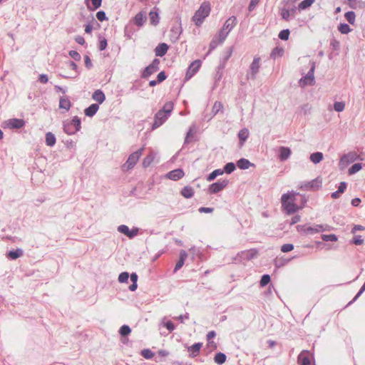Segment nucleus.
Instances as JSON below:
<instances>
[{
  "instance_id": "4468645a",
  "label": "nucleus",
  "mask_w": 365,
  "mask_h": 365,
  "mask_svg": "<svg viewBox=\"0 0 365 365\" xmlns=\"http://www.w3.org/2000/svg\"><path fill=\"white\" fill-rule=\"evenodd\" d=\"M5 124L11 129H19L24 126L25 121L20 118H11L6 120Z\"/></svg>"
},
{
  "instance_id": "dca6fc26",
  "label": "nucleus",
  "mask_w": 365,
  "mask_h": 365,
  "mask_svg": "<svg viewBox=\"0 0 365 365\" xmlns=\"http://www.w3.org/2000/svg\"><path fill=\"white\" fill-rule=\"evenodd\" d=\"M292 150L289 147L280 146L279 148L278 158L280 161H286L291 155Z\"/></svg>"
},
{
  "instance_id": "4be33fe9",
  "label": "nucleus",
  "mask_w": 365,
  "mask_h": 365,
  "mask_svg": "<svg viewBox=\"0 0 365 365\" xmlns=\"http://www.w3.org/2000/svg\"><path fill=\"white\" fill-rule=\"evenodd\" d=\"M24 255V251L21 248L10 250L6 254V257L11 260H15Z\"/></svg>"
},
{
  "instance_id": "8fccbe9b",
  "label": "nucleus",
  "mask_w": 365,
  "mask_h": 365,
  "mask_svg": "<svg viewBox=\"0 0 365 365\" xmlns=\"http://www.w3.org/2000/svg\"><path fill=\"white\" fill-rule=\"evenodd\" d=\"M345 19L350 24H354L355 22L356 14L353 11H349L345 13Z\"/></svg>"
},
{
  "instance_id": "774afa93",
  "label": "nucleus",
  "mask_w": 365,
  "mask_h": 365,
  "mask_svg": "<svg viewBox=\"0 0 365 365\" xmlns=\"http://www.w3.org/2000/svg\"><path fill=\"white\" fill-rule=\"evenodd\" d=\"M223 108L220 102L216 101L212 107V112L215 115Z\"/></svg>"
},
{
  "instance_id": "a18cd8bd",
  "label": "nucleus",
  "mask_w": 365,
  "mask_h": 365,
  "mask_svg": "<svg viewBox=\"0 0 365 365\" xmlns=\"http://www.w3.org/2000/svg\"><path fill=\"white\" fill-rule=\"evenodd\" d=\"M338 30L342 34H347L351 31L349 25L346 23L339 24L338 26Z\"/></svg>"
},
{
  "instance_id": "58836bf2",
  "label": "nucleus",
  "mask_w": 365,
  "mask_h": 365,
  "mask_svg": "<svg viewBox=\"0 0 365 365\" xmlns=\"http://www.w3.org/2000/svg\"><path fill=\"white\" fill-rule=\"evenodd\" d=\"M227 360V356L225 354L222 352H218L215 354L214 357V361L217 364H224Z\"/></svg>"
},
{
  "instance_id": "9d476101",
  "label": "nucleus",
  "mask_w": 365,
  "mask_h": 365,
  "mask_svg": "<svg viewBox=\"0 0 365 365\" xmlns=\"http://www.w3.org/2000/svg\"><path fill=\"white\" fill-rule=\"evenodd\" d=\"M143 150V148H141L138 150L133 152L128 156V158L125 163V165H127L128 169L133 168L136 165L140 155H142Z\"/></svg>"
},
{
  "instance_id": "2eb2a0df",
  "label": "nucleus",
  "mask_w": 365,
  "mask_h": 365,
  "mask_svg": "<svg viewBox=\"0 0 365 365\" xmlns=\"http://www.w3.org/2000/svg\"><path fill=\"white\" fill-rule=\"evenodd\" d=\"M182 31L180 25L173 26L170 31V39L173 43L178 41Z\"/></svg>"
},
{
  "instance_id": "72a5a7b5",
  "label": "nucleus",
  "mask_w": 365,
  "mask_h": 365,
  "mask_svg": "<svg viewBox=\"0 0 365 365\" xmlns=\"http://www.w3.org/2000/svg\"><path fill=\"white\" fill-rule=\"evenodd\" d=\"M237 135H238L240 144V145H242L249 136L248 129L243 128V129L240 130V132L238 133Z\"/></svg>"
},
{
  "instance_id": "4d7b16f0",
  "label": "nucleus",
  "mask_w": 365,
  "mask_h": 365,
  "mask_svg": "<svg viewBox=\"0 0 365 365\" xmlns=\"http://www.w3.org/2000/svg\"><path fill=\"white\" fill-rule=\"evenodd\" d=\"M194 133H195V130H193V128L192 127H190L189 128L188 131L187 132V134H186V136L185 138V141H184V144H189L192 141L191 138L193 137Z\"/></svg>"
},
{
  "instance_id": "bb28decb",
  "label": "nucleus",
  "mask_w": 365,
  "mask_h": 365,
  "mask_svg": "<svg viewBox=\"0 0 365 365\" xmlns=\"http://www.w3.org/2000/svg\"><path fill=\"white\" fill-rule=\"evenodd\" d=\"M98 109V104L93 103L84 110V113L88 117H93L96 115Z\"/></svg>"
},
{
  "instance_id": "a878e982",
  "label": "nucleus",
  "mask_w": 365,
  "mask_h": 365,
  "mask_svg": "<svg viewBox=\"0 0 365 365\" xmlns=\"http://www.w3.org/2000/svg\"><path fill=\"white\" fill-rule=\"evenodd\" d=\"M237 18L235 16H232L225 21L223 28L230 32L237 24Z\"/></svg>"
},
{
  "instance_id": "37998d69",
  "label": "nucleus",
  "mask_w": 365,
  "mask_h": 365,
  "mask_svg": "<svg viewBox=\"0 0 365 365\" xmlns=\"http://www.w3.org/2000/svg\"><path fill=\"white\" fill-rule=\"evenodd\" d=\"M315 1V0H303L301 1L298 5V9L299 11L305 10L308 8H309L313 3Z\"/></svg>"
},
{
  "instance_id": "7ed1b4c3",
  "label": "nucleus",
  "mask_w": 365,
  "mask_h": 365,
  "mask_svg": "<svg viewBox=\"0 0 365 365\" xmlns=\"http://www.w3.org/2000/svg\"><path fill=\"white\" fill-rule=\"evenodd\" d=\"M81 128V118L76 115L70 121L63 122V131L68 135H73Z\"/></svg>"
},
{
  "instance_id": "a19ab883",
  "label": "nucleus",
  "mask_w": 365,
  "mask_h": 365,
  "mask_svg": "<svg viewBox=\"0 0 365 365\" xmlns=\"http://www.w3.org/2000/svg\"><path fill=\"white\" fill-rule=\"evenodd\" d=\"M155 158V154L150 152L143 160V166L144 168L149 167Z\"/></svg>"
},
{
  "instance_id": "5701e85b",
  "label": "nucleus",
  "mask_w": 365,
  "mask_h": 365,
  "mask_svg": "<svg viewBox=\"0 0 365 365\" xmlns=\"http://www.w3.org/2000/svg\"><path fill=\"white\" fill-rule=\"evenodd\" d=\"M66 64L67 65L68 67L71 68L72 70H73L75 72H76V76H71V78H76L77 76H78L81 73L80 70L78 69V67L77 66V64L73 61H68L66 62ZM59 76L63 78H69L70 76H64V75H62V74H59Z\"/></svg>"
},
{
  "instance_id": "338daca9",
  "label": "nucleus",
  "mask_w": 365,
  "mask_h": 365,
  "mask_svg": "<svg viewBox=\"0 0 365 365\" xmlns=\"http://www.w3.org/2000/svg\"><path fill=\"white\" fill-rule=\"evenodd\" d=\"M118 231L128 237L129 232V227L125 225H121L118 227Z\"/></svg>"
},
{
  "instance_id": "4c0bfd02",
  "label": "nucleus",
  "mask_w": 365,
  "mask_h": 365,
  "mask_svg": "<svg viewBox=\"0 0 365 365\" xmlns=\"http://www.w3.org/2000/svg\"><path fill=\"white\" fill-rule=\"evenodd\" d=\"M236 166L237 163L232 162L226 163L222 169L223 173L231 174L236 170Z\"/></svg>"
},
{
  "instance_id": "0eeeda50",
  "label": "nucleus",
  "mask_w": 365,
  "mask_h": 365,
  "mask_svg": "<svg viewBox=\"0 0 365 365\" xmlns=\"http://www.w3.org/2000/svg\"><path fill=\"white\" fill-rule=\"evenodd\" d=\"M160 60L155 58L152 63L145 67L142 73L141 77L143 78H148L153 73L157 72L159 70Z\"/></svg>"
},
{
  "instance_id": "de8ad7c7",
  "label": "nucleus",
  "mask_w": 365,
  "mask_h": 365,
  "mask_svg": "<svg viewBox=\"0 0 365 365\" xmlns=\"http://www.w3.org/2000/svg\"><path fill=\"white\" fill-rule=\"evenodd\" d=\"M354 160L353 155L351 153L344 154L340 159V164L347 165Z\"/></svg>"
},
{
  "instance_id": "3c124183",
  "label": "nucleus",
  "mask_w": 365,
  "mask_h": 365,
  "mask_svg": "<svg viewBox=\"0 0 365 365\" xmlns=\"http://www.w3.org/2000/svg\"><path fill=\"white\" fill-rule=\"evenodd\" d=\"M270 282L271 277L267 274H264L261 277V279L259 281V285L260 287H264L267 286Z\"/></svg>"
},
{
  "instance_id": "09e8293b",
  "label": "nucleus",
  "mask_w": 365,
  "mask_h": 365,
  "mask_svg": "<svg viewBox=\"0 0 365 365\" xmlns=\"http://www.w3.org/2000/svg\"><path fill=\"white\" fill-rule=\"evenodd\" d=\"M131 332V329L128 325L124 324L122 327H120L119 329V334L121 336L125 337L128 336Z\"/></svg>"
},
{
  "instance_id": "0e129e2a",
  "label": "nucleus",
  "mask_w": 365,
  "mask_h": 365,
  "mask_svg": "<svg viewBox=\"0 0 365 365\" xmlns=\"http://www.w3.org/2000/svg\"><path fill=\"white\" fill-rule=\"evenodd\" d=\"M68 54L73 59H74L76 61H79L81 59L80 53L76 51L71 50L69 51Z\"/></svg>"
},
{
  "instance_id": "6e6552de",
  "label": "nucleus",
  "mask_w": 365,
  "mask_h": 365,
  "mask_svg": "<svg viewBox=\"0 0 365 365\" xmlns=\"http://www.w3.org/2000/svg\"><path fill=\"white\" fill-rule=\"evenodd\" d=\"M228 184L229 180L227 179L219 180L209 185L208 192L210 194H216L225 188Z\"/></svg>"
},
{
  "instance_id": "ddd939ff",
  "label": "nucleus",
  "mask_w": 365,
  "mask_h": 365,
  "mask_svg": "<svg viewBox=\"0 0 365 365\" xmlns=\"http://www.w3.org/2000/svg\"><path fill=\"white\" fill-rule=\"evenodd\" d=\"M168 117L167 114L158 110L154 116V122L152 125L153 129H155L162 125Z\"/></svg>"
},
{
  "instance_id": "423d86ee",
  "label": "nucleus",
  "mask_w": 365,
  "mask_h": 365,
  "mask_svg": "<svg viewBox=\"0 0 365 365\" xmlns=\"http://www.w3.org/2000/svg\"><path fill=\"white\" fill-rule=\"evenodd\" d=\"M299 365H315L314 355L307 350H303L297 357Z\"/></svg>"
},
{
  "instance_id": "f03ea898",
  "label": "nucleus",
  "mask_w": 365,
  "mask_h": 365,
  "mask_svg": "<svg viewBox=\"0 0 365 365\" xmlns=\"http://www.w3.org/2000/svg\"><path fill=\"white\" fill-rule=\"evenodd\" d=\"M210 10V4L208 1H204L202 3L200 8L195 11L192 18V20L195 22L197 26H200L202 25L205 19L209 16Z\"/></svg>"
},
{
  "instance_id": "c03bdc74",
  "label": "nucleus",
  "mask_w": 365,
  "mask_h": 365,
  "mask_svg": "<svg viewBox=\"0 0 365 365\" xmlns=\"http://www.w3.org/2000/svg\"><path fill=\"white\" fill-rule=\"evenodd\" d=\"M284 53V49L281 47H275L270 53V58L275 59L277 57L282 56Z\"/></svg>"
},
{
  "instance_id": "393cba45",
  "label": "nucleus",
  "mask_w": 365,
  "mask_h": 365,
  "mask_svg": "<svg viewBox=\"0 0 365 365\" xmlns=\"http://www.w3.org/2000/svg\"><path fill=\"white\" fill-rule=\"evenodd\" d=\"M237 166L241 170H247L250 167H255V164L252 163L249 160L246 158H240L237 161Z\"/></svg>"
},
{
  "instance_id": "864d4df0",
  "label": "nucleus",
  "mask_w": 365,
  "mask_h": 365,
  "mask_svg": "<svg viewBox=\"0 0 365 365\" xmlns=\"http://www.w3.org/2000/svg\"><path fill=\"white\" fill-rule=\"evenodd\" d=\"M322 239L325 242H336L338 240V237L334 234H329V235H322Z\"/></svg>"
},
{
  "instance_id": "5fc2aeb1",
  "label": "nucleus",
  "mask_w": 365,
  "mask_h": 365,
  "mask_svg": "<svg viewBox=\"0 0 365 365\" xmlns=\"http://www.w3.org/2000/svg\"><path fill=\"white\" fill-rule=\"evenodd\" d=\"M140 355L146 359H150L154 356V353L150 349H145L140 351Z\"/></svg>"
},
{
  "instance_id": "c756f323",
  "label": "nucleus",
  "mask_w": 365,
  "mask_h": 365,
  "mask_svg": "<svg viewBox=\"0 0 365 365\" xmlns=\"http://www.w3.org/2000/svg\"><path fill=\"white\" fill-rule=\"evenodd\" d=\"M45 142L46 145L49 147H53L56 142V136L51 132H48L46 133L45 136Z\"/></svg>"
},
{
  "instance_id": "6ab92c4d",
  "label": "nucleus",
  "mask_w": 365,
  "mask_h": 365,
  "mask_svg": "<svg viewBox=\"0 0 365 365\" xmlns=\"http://www.w3.org/2000/svg\"><path fill=\"white\" fill-rule=\"evenodd\" d=\"M202 346V343L201 342H197L192 344L190 346L187 347V351L190 352L189 356L190 358H195L196 357L200 351V349Z\"/></svg>"
},
{
  "instance_id": "9b49d317",
  "label": "nucleus",
  "mask_w": 365,
  "mask_h": 365,
  "mask_svg": "<svg viewBox=\"0 0 365 365\" xmlns=\"http://www.w3.org/2000/svg\"><path fill=\"white\" fill-rule=\"evenodd\" d=\"M259 61L260 58L258 56H255L253 59V61L252 62L250 70V74H247V79H255L257 73L259 72Z\"/></svg>"
},
{
  "instance_id": "bf43d9fd",
  "label": "nucleus",
  "mask_w": 365,
  "mask_h": 365,
  "mask_svg": "<svg viewBox=\"0 0 365 365\" xmlns=\"http://www.w3.org/2000/svg\"><path fill=\"white\" fill-rule=\"evenodd\" d=\"M130 274L128 272H123L118 276V281L120 283L128 282Z\"/></svg>"
},
{
  "instance_id": "20e7f679",
  "label": "nucleus",
  "mask_w": 365,
  "mask_h": 365,
  "mask_svg": "<svg viewBox=\"0 0 365 365\" xmlns=\"http://www.w3.org/2000/svg\"><path fill=\"white\" fill-rule=\"evenodd\" d=\"M258 255L257 249H250L239 252L234 258L235 262H244V261H250L256 258Z\"/></svg>"
},
{
  "instance_id": "ea45409f",
  "label": "nucleus",
  "mask_w": 365,
  "mask_h": 365,
  "mask_svg": "<svg viewBox=\"0 0 365 365\" xmlns=\"http://www.w3.org/2000/svg\"><path fill=\"white\" fill-rule=\"evenodd\" d=\"M224 174L222 169H216L213 170L212 173H210L206 178V180L208 182L213 181L217 176L221 175Z\"/></svg>"
},
{
  "instance_id": "603ef678",
  "label": "nucleus",
  "mask_w": 365,
  "mask_h": 365,
  "mask_svg": "<svg viewBox=\"0 0 365 365\" xmlns=\"http://www.w3.org/2000/svg\"><path fill=\"white\" fill-rule=\"evenodd\" d=\"M98 39H99L98 49L101 51H104L108 46L107 39L105 37H103L101 36H100L98 37Z\"/></svg>"
},
{
  "instance_id": "f3484780",
  "label": "nucleus",
  "mask_w": 365,
  "mask_h": 365,
  "mask_svg": "<svg viewBox=\"0 0 365 365\" xmlns=\"http://www.w3.org/2000/svg\"><path fill=\"white\" fill-rule=\"evenodd\" d=\"M187 257V253L185 250H182L180 252L179 259L175 266V268L173 269V272L176 273L179 269L182 268V267L185 264V261Z\"/></svg>"
},
{
  "instance_id": "680f3d73",
  "label": "nucleus",
  "mask_w": 365,
  "mask_h": 365,
  "mask_svg": "<svg viewBox=\"0 0 365 365\" xmlns=\"http://www.w3.org/2000/svg\"><path fill=\"white\" fill-rule=\"evenodd\" d=\"M229 33L230 32L228 31L222 27V29L219 32V40L220 43H223Z\"/></svg>"
},
{
  "instance_id": "69168bd1",
  "label": "nucleus",
  "mask_w": 365,
  "mask_h": 365,
  "mask_svg": "<svg viewBox=\"0 0 365 365\" xmlns=\"http://www.w3.org/2000/svg\"><path fill=\"white\" fill-rule=\"evenodd\" d=\"M96 18L99 21H101V22L103 21L108 20L106 14L104 11H98L96 13Z\"/></svg>"
},
{
  "instance_id": "c85d7f7f",
  "label": "nucleus",
  "mask_w": 365,
  "mask_h": 365,
  "mask_svg": "<svg viewBox=\"0 0 365 365\" xmlns=\"http://www.w3.org/2000/svg\"><path fill=\"white\" fill-rule=\"evenodd\" d=\"M92 98L94 101H96L100 104L103 103L106 100V96L104 93L100 89L96 90L93 93Z\"/></svg>"
},
{
  "instance_id": "39448f33",
  "label": "nucleus",
  "mask_w": 365,
  "mask_h": 365,
  "mask_svg": "<svg viewBox=\"0 0 365 365\" xmlns=\"http://www.w3.org/2000/svg\"><path fill=\"white\" fill-rule=\"evenodd\" d=\"M314 70H315V62H312L309 71H308L307 75L304 76V77H302L299 81L300 86L304 87L307 85H309V86L314 85V83H315Z\"/></svg>"
},
{
  "instance_id": "aec40b11",
  "label": "nucleus",
  "mask_w": 365,
  "mask_h": 365,
  "mask_svg": "<svg viewBox=\"0 0 365 365\" xmlns=\"http://www.w3.org/2000/svg\"><path fill=\"white\" fill-rule=\"evenodd\" d=\"M168 48H169V46L167 43H159L155 48V56H160V57L164 56L166 54Z\"/></svg>"
},
{
  "instance_id": "1a4fd4ad",
  "label": "nucleus",
  "mask_w": 365,
  "mask_h": 365,
  "mask_svg": "<svg viewBox=\"0 0 365 365\" xmlns=\"http://www.w3.org/2000/svg\"><path fill=\"white\" fill-rule=\"evenodd\" d=\"M202 61L199 59L192 61L187 69L185 76V81L190 80L200 69Z\"/></svg>"
},
{
  "instance_id": "f8f14e48",
  "label": "nucleus",
  "mask_w": 365,
  "mask_h": 365,
  "mask_svg": "<svg viewBox=\"0 0 365 365\" xmlns=\"http://www.w3.org/2000/svg\"><path fill=\"white\" fill-rule=\"evenodd\" d=\"M322 186V181L319 178H316L309 182L302 183L300 188L304 190H314L319 189Z\"/></svg>"
},
{
  "instance_id": "e2e57ef3",
  "label": "nucleus",
  "mask_w": 365,
  "mask_h": 365,
  "mask_svg": "<svg viewBox=\"0 0 365 365\" xmlns=\"http://www.w3.org/2000/svg\"><path fill=\"white\" fill-rule=\"evenodd\" d=\"M232 53V48H227L225 51L224 56H223V57L220 60H222V61L227 63V61L229 60V58L231 57Z\"/></svg>"
},
{
  "instance_id": "79ce46f5",
  "label": "nucleus",
  "mask_w": 365,
  "mask_h": 365,
  "mask_svg": "<svg viewBox=\"0 0 365 365\" xmlns=\"http://www.w3.org/2000/svg\"><path fill=\"white\" fill-rule=\"evenodd\" d=\"M135 33V29L133 26L130 24H128L124 28V35L127 38H132L133 34Z\"/></svg>"
},
{
  "instance_id": "f704fd0d",
  "label": "nucleus",
  "mask_w": 365,
  "mask_h": 365,
  "mask_svg": "<svg viewBox=\"0 0 365 365\" xmlns=\"http://www.w3.org/2000/svg\"><path fill=\"white\" fill-rule=\"evenodd\" d=\"M129 277L130 278L132 284L129 286L128 289L130 291L134 292L137 289L138 287V274L135 272H133Z\"/></svg>"
},
{
  "instance_id": "a211bd4d",
  "label": "nucleus",
  "mask_w": 365,
  "mask_h": 365,
  "mask_svg": "<svg viewBox=\"0 0 365 365\" xmlns=\"http://www.w3.org/2000/svg\"><path fill=\"white\" fill-rule=\"evenodd\" d=\"M185 173L182 169L177 168L173 170L170 171L167 174L168 178L172 180H178L181 179L184 176Z\"/></svg>"
},
{
  "instance_id": "b1692460",
  "label": "nucleus",
  "mask_w": 365,
  "mask_h": 365,
  "mask_svg": "<svg viewBox=\"0 0 365 365\" xmlns=\"http://www.w3.org/2000/svg\"><path fill=\"white\" fill-rule=\"evenodd\" d=\"M85 3L88 10L95 11L101 6L102 0H85Z\"/></svg>"
},
{
  "instance_id": "473e14b6",
  "label": "nucleus",
  "mask_w": 365,
  "mask_h": 365,
  "mask_svg": "<svg viewBox=\"0 0 365 365\" xmlns=\"http://www.w3.org/2000/svg\"><path fill=\"white\" fill-rule=\"evenodd\" d=\"M180 193L185 198L190 199L194 195V190L190 186H185Z\"/></svg>"
},
{
  "instance_id": "13d9d810",
  "label": "nucleus",
  "mask_w": 365,
  "mask_h": 365,
  "mask_svg": "<svg viewBox=\"0 0 365 365\" xmlns=\"http://www.w3.org/2000/svg\"><path fill=\"white\" fill-rule=\"evenodd\" d=\"M345 103L343 101H336L334 103V109L336 112H341L344 110Z\"/></svg>"
},
{
  "instance_id": "e433bc0d",
  "label": "nucleus",
  "mask_w": 365,
  "mask_h": 365,
  "mask_svg": "<svg viewBox=\"0 0 365 365\" xmlns=\"http://www.w3.org/2000/svg\"><path fill=\"white\" fill-rule=\"evenodd\" d=\"M173 107H174L173 103L171 101H168V102L165 103V105L163 106V107L159 110L162 113L167 114L168 116H170V115L173 109Z\"/></svg>"
},
{
  "instance_id": "49530a36",
  "label": "nucleus",
  "mask_w": 365,
  "mask_h": 365,
  "mask_svg": "<svg viewBox=\"0 0 365 365\" xmlns=\"http://www.w3.org/2000/svg\"><path fill=\"white\" fill-rule=\"evenodd\" d=\"M362 168V165L360 163H354L348 170L349 175H354L359 172Z\"/></svg>"
},
{
  "instance_id": "7c9ffc66",
  "label": "nucleus",
  "mask_w": 365,
  "mask_h": 365,
  "mask_svg": "<svg viewBox=\"0 0 365 365\" xmlns=\"http://www.w3.org/2000/svg\"><path fill=\"white\" fill-rule=\"evenodd\" d=\"M71 106V101L68 97H61L59 100V108L68 110Z\"/></svg>"
},
{
  "instance_id": "052dcab7",
  "label": "nucleus",
  "mask_w": 365,
  "mask_h": 365,
  "mask_svg": "<svg viewBox=\"0 0 365 365\" xmlns=\"http://www.w3.org/2000/svg\"><path fill=\"white\" fill-rule=\"evenodd\" d=\"M280 15L283 20L289 21L291 16L290 11L286 8H283L281 10Z\"/></svg>"
},
{
  "instance_id": "cd10ccee",
  "label": "nucleus",
  "mask_w": 365,
  "mask_h": 365,
  "mask_svg": "<svg viewBox=\"0 0 365 365\" xmlns=\"http://www.w3.org/2000/svg\"><path fill=\"white\" fill-rule=\"evenodd\" d=\"M323 230V226L321 225H315L314 226H308L306 225V235H314Z\"/></svg>"
},
{
  "instance_id": "2f4dec72",
  "label": "nucleus",
  "mask_w": 365,
  "mask_h": 365,
  "mask_svg": "<svg viewBox=\"0 0 365 365\" xmlns=\"http://www.w3.org/2000/svg\"><path fill=\"white\" fill-rule=\"evenodd\" d=\"M309 159L314 164H318L324 159V155L322 152H315L310 155Z\"/></svg>"
},
{
  "instance_id": "c9c22d12",
  "label": "nucleus",
  "mask_w": 365,
  "mask_h": 365,
  "mask_svg": "<svg viewBox=\"0 0 365 365\" xmlns=\"http://www.w3.org/2000/svg\"><path fill=\"white\" fill-rule=\"evenodd\" d=\"M150 24L156 26L159 24L160 17L158 11H150L149 13Z\"/></svg>"
},
{
  "instance_id": "6e6d98bb",
  "label": "nucleus",
  "mask_w": 365,
  "mask_h": 365,
  "mask_svg": "<svg viewBox=\"0 0 365 365\" xmlns=\"http://www.w3.org/2000/svg\"><path fill=\"white\" fill-rule=\"evenodd\" d=\"M289 34H290L289 30L288 29H286L282 30L279 32L278 37L282 41H287L289 39Z\"/></svg>"
},
{
  "instance_id": "f257e3e1",
  "label": "nucleus",
  "mask_w": 365,
  "mask_h": 365,
  "mask_svg": "<svg viewBox=\"0 0 365 365\" xmlns=\"http://www.w3.org/2000/svg\"><path fill=\"white\" fill-rule=\"evenodd\" d=\"M294 192L283 194L281 198L282 207L286 214L290 215L295 213L300 207L294 202Z\"/></svg>"
},
{
  "instance_id": "412c9836",
  "label": "nucleus",
  "mask_w": 365,
  "mask_h": 365,
  "mask_svg": "<svg viewBox=\"0 0 365 365\" xmlns=\"http://www.w3.org/2000/svg\"><path fill=\"white\" fill-rule=\"evenodd\" d=\"M146 19L145 14L143 11L138 12L133 19V23L138 27H142Z\"/></svg>"
}]
</instances>
